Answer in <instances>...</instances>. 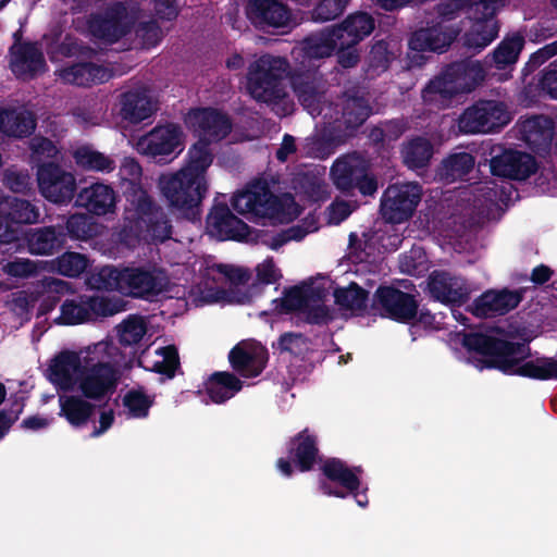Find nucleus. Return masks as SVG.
Returning a JSON list of instances; mask_svg holds the SVG:
<instances>
[{
	"label": "nucleus",
	"mask_w": 557,
	"mask_h": 557,
	"mask_svg": "<svg viewBox=\"0 0 557 557\" xmlns=\"http://www.w3.org/2000/svg\"><path fill=\"white\" fill-rule=\"evenodd\" d=\"M319 67H297L289 72L290 65L285 58L262 54L249 64L247 89L259 102L277 103L286 96L284 81L289 74L290 86L300 104L311 115L319 114L326 83Z\"/></svg>",
	"instance_id": "1"
},
{
	"label": "nucleus",
	"mask_w": 557,
	"mask_h": 557,
	"mask_svg": "<svg viewBox=\"0 0 557 557\" xmlns=\"http://www.w3.org/2000/svg\"><path fill=\"white\" fill-rule=\"evenodd\" d=\"M462 346L485 357L479 360L480 369H495L506 375H518L536 381L557 380V359L531 357L528 342H511L481 332L462 334Z\"/></svg>",
	"instance_id": "2"
},
{
	"label": "nucleus",
	"mask_w": 557,
	"mask_h": 557,
	"mask_svg": "<svg viewBox=\"0 0 557 557\" xmlns=\"http://www.w3.org/2000/svg\"><path fill=\"white\" fill-rule=\"evenodd\" d=\"M112 349L114 347L111 344L100 342L94 346L92 350H88V356L85 357L76 377L77 388L84 398L107 404L115 393L120 370L109 359Z\"/></svg>",
	"instance_id": "3"
},
{
	"label": "nucleus",
	"mask_w": 557,
	"mask_h": 557,
	"mask_svg": "<svg viewBox=\"0 0 557 557\" xmlns=\"http://www.w3.org/2000/svg\"><path fill=\"white\" fill-rule=\"evenodd\" d=\"M125 208V227L139 240L162 244L172 237L173 225L166 210L148 191L132 196Z\"/></svg>",
	"instance_id": "4"
},
{
	"label": "nucleus",
	"mask_w": 557,
	"mask_h": 557,
	"mask_svg": "<svg viewBox=\"0 0 557 557\" xmlns=\"http://www.w3.org/2000/svg\"><path fill=\"white\" fill-rule=\"evenodd\" d=\"M483 78L484 71L479 62H453L426 84L422 99L425 103L447 106L456 96L474 90Z\"/></svg>",
	"instance_id": "5"
},
{
	"label": "nucleus",
	"mask_w": 557,
	"mask_h": 557,
	"mask_svg": "<svg viewBox=\"0 0 557 557\" xmlns=\"http://www.w3.org/2000/svg\"><path fill=\"white\" fill-rule=\"evenodd\" d=\"M158 188L173 212L191 222L200 220L201 203L208 194L209 184L201 183L178 170L161 174L158 178Z\"/></svg>",
	"instance_id": "6"
},
{
	"label": "nucleus",
	"mask_w": 557,
	"mask_h": 557,
	"mask_svg": "<svg viewBox=\"0 0 557 557\" xmlns=\"http://www.w3.org/2000/svg\"><path fill=\"white\" fill-rule=\"evenodd\" d=\"M330 175L336 189L345 196H355L358 191L363 197H372L379 188L371 160L358 151L337 158L331 166Z\"/></svg>",
	"instance_id": "7"
},
{
	"label": "nucleus",
	"mask_w": 557,
	"mask_h": 557,
	"mask_svg": "<svg viewBox=\"0 0 557 557\" xmlns=\"http://www.w3.org/2000/svg\"><path fill=\"white\" fill-rule=\"evenodd\" d=\"M511 120L507 106L498 100L480 99L466 108L458 119L463 134L494 133Z\"/></svg>",
	"instance_id": "8"
},
{
	"label": "nucleus",
	"mask_w": 557,
	"mask_h": 557,
	"mask_svg": "<svg viewBox=\"0 0 557 557\" xmlns=\"http://www.w3.org/2000/svg\"><path fill=\"white\" fill-rule=\"evenodd\" d=\"M124 309L122 299L103 296L79 295L61 305V314L55 320L61 325H76L99 317H112Z\"/></svg>",
	"instance_id": "9"
},
{
	"label": "nucleus",
	"mask_w": 557,
	"mask_h": 557,
	"mask_svg": "<svg viewBox=\"0 0 557 557\" xmlns=\"http://www.w3.org/2000/svg\"><path fill=\"white\" fill-rule=\"evenodd\" d=\"M504 7V0H473L469 8L473 25L465 35L467 48L481 51L498 36L499 22L496 15Z\"/></svg>",
	"instance_id": "10"
},
{
	"label": "nucleus",
	"mask_w": 557,
	"mask_h": 557,
	"mask_svg": "<svg viewBox=\"0 0 557 557\" xmlns=\"http://www.w3.org/2000/svg\"><path fill=\"white\" fill-rule=\"evenodd\" d=\"M322 478L319 480V491L326 496L346 498L361 487L360 473L362 468L349 467L336 457L326 458L320 467Z\"/></svg>",
	"instance_id": "11"
},
{
	"label": "nucleus",
	"mask_w": 557,
	"mask_h": 557,
	"mask_svg": "<svg viewBox=\"0 0 557 557\" xmlns=\"http://www.w3.org/2000/svg\"><path fill=\"white\" fill-rule=\"evenodd\" d=\"M183 137L184 134L178 124L158 125L139 139L138 149L156 163L168 164L183 151Z\"/></svg>",
	"instance_id": "12"
},
{
	"label": "nucleus",
	"mask_w": 557,
	"mask_h": 557,
	"mask_svg": "<svg viewBox=\"0 0 557 557\" xmlns=\"http://www.w3.org/2000/svg\"><path fill=\"white\" fill-rule=\"evenodd\" d=\"M37 183L40 194L48 201L57 205L70 203L77 190L74 174L53 161L38 165Z\"/></svg>",
	"instance_id": "13"
},
{
	"label": "nucleus",
	"mask_w": 557,
	"mask_h": 557,
	"mask_svg": "<svg viewBox=\"0 0 557 557\" xmlns=\"http://www.w3.org/2000/svg\"><path fill=\"white\" fill-rule=\"evenodd\" d=\"M371 308L382 318L409 324L418 315L419 302L412 294L394 286H379L373 295Z\"/></svg>",
	"instance_id": "14"
},
{
	"label": "nucleus",
	"mask_w": 557,
	"mask_h": 557,
	"mask_svg": "<svg viewBox=\"0 0 557 557\" xmlns=\"http://www.w3.org/2000/svg\"><path fill=\"white\" fill-rule=\"evenodd\" d=\"M419 184L389 185L383 193L380 205L382 218L393 224L407 221L421 200Z\"/></svg>",
	"instance_id": "15"
},
{
	"label": "nucleus",
	"mask_w": 557,
	"mask_h": 557,
	"mask_svg": "<svg viewBox=\"0 0 557 557\" xmlns=\"http://www.w3.org/2000/svg\"><path fill=\"white\" fill-rule=\"evenodd\" d=\"M287 458H278L276 461L277 470L286 478L294 474V467L300 472L313 470L318 460H321L318 445V437L311 433L308 428L293 436L287 445Z\"/></svg>",
	"instance_id": "16"
},
{
	"label": "nucleus",
	"mask_w": 557,
	"mask_h": 557,
	"mask_svg": "<svg viewBox=\"0 0 557 557\" xmlns=\"http://www.w3.org/2000/svg\"><path fill=\"white\" fill-rule=\"evenodd\" d=\"M231 203L237 213L257 218H274L283 209L280 198L272 193L265 182H257L249 188L236 193Z\"/></svg>",
	"instance_id": "17"
},
{
	"label": "nucleus",
	"mask_w": 557,
	"mask_h": 557,
	"mask_svg": "<svg viewBox=\"0 0 557 557\" xmlns=\"http://www.w3.org/2000/svg\"><path fill=\"white\" fill-rule=\"evenodd\" d=\"M123 277V293L139 299L160 295L169 283L165 272L151 265L125 267Z\"/></svg>",
	"instance_id": "18"
},
{
	"label": "nucleus",
	"mask_w": 557,
	"mask_h": 557,
	"mask_svg": "<svg viewBox=\"0 0 557 557\" xmlns=\"http://www.w3.org/2000/svg\"><path fill=\"white\" fill-rule=\"evenodd\" d=\"M126 17L127 10L124 3L115 2L103 12L90 13L86 26L92 37L114 44L129 33V26L125 23Z\"/></svg>",
	"instance_id": "19"
},
{
	"label": "nucleus",
	"mask_w": 557,
	"mask_h": 557,
	"mask_svg": "<svg viewBox=\"0 0 557 557\" xmlns=\"http://www.w3.org/2000/svg\"><path fill=\"white\" fill-rule=\"evenodd\" d=\"M9 69L12 74L23 82H29L47 71V62L38 41H27L25 45L10 46Z\"/></svg>",
	"instance_id": "20"
},
{
	"label": "nucleus",
	"mask_w": 557,
	"mask_h": 557,
	"mask_svg": "<svg viewBox=\"0 0 557 557\" xmlns=\"http://www.w3.org/2000/svg\"><path fill=\"white\" fill-rule=\"evenodd\" d=\"M430 296L447 306L460 307L470 299L471 290L467 281L446 271H433L428 278Z\"/></svg>",
	"instance_id": "21"
},
{
	"label": "nucleus",
	"mask_w": 557,
	"mask_h": 557,
	"mask_svg": "<svg viewBox=\"0 0 557 557\" xmlns=\"http://www.w3.org/2000/svg\"><path fill=\"white\" fill-rule=\"evenodd\" d=\"M525 292V287L515 290L508 288L486 290L474 299L470 306V312L478 318L504 315L521 304Z\"/></svg>",
	"instance_id": "22"
},
{
	"label": "nucleus",
	"mask_w": 557,
	"mask_h": 557,
	"mask_svg": "<svg viewBox=\"0 0 557 557\" xmlns=\"http://www.w3.org/2000/svg\"><path fill=\"white\" fill-rule=\"evenodd\" d=\"M491 173L494 176L510 180H527L537 170L536 159L528 153L518 150H503L492 157L490 161Z\"/></svg>",
	"instance_id": "23"
},
{
	"label": "nucleus",
	"mask_w": 557,
	"mask_h": 557,
	"mask_svg": "<svg viewBox=\"0 0 557 557\" xmlns=\"http://www.w3.org/2000/svg\"><path fill=\"white\" fill-rule=\"evenodd\" d=\"M460 28L441 21L432 22L426 27L412 33L409 39V48L413 51H431L442 53L455 41Z\"/></svg>",
	"instance_id": "24"
},
{
	"label": "nucleus",
	"mask_w": 557,
	"mask_h": 557,
	"mask_svg": "<svg viewBox=\"0 0 557 557\" xmlns=\"http://www.w3.org/2000/svg\"><path fill=\"white\" fill-rule=\"evenodd\" d=\"M207 228L209 233L220 240L245 239L249 233V226L237 218L225 202H215L208 216Z\"/></svg>",
	"instance_id": "25"
},
{
	"label": "nucleus",
	"mask_w": 557,
	"mask_h": 557,
	"mask_svg": "<svg viewBox=\"0 0 557 557\" xmlns=\"http://www.w3.org/2000/svg\"><path fill=\"white\" fill-rule=\"evenodd\" d=\"M75 205L96 216L115 213L117 194L113 187L102 182H96L78 190Z\"/></svg>",
	"instance_id": "26"
},
{
	"label": "nucleus",
	"mask_w": 557,
	"mask_h": 557,
	"mask_svg": "<svg viewBox=\"0 0 557 557\" xmlns=\"http://www.w3.org/2000/svg\"><path fill=\"white\" fill-rule=\"evenodd\" d=\"M371 114L369 99L360 88L351 87L343 92L341 117L336 121L344 126L346 135H354Z\"/></svg>",
	"instance_id": "27"
},
{
	"label": "nucleus",
	"mask_w": 557,
	"mask_h": 557,
	"mask_svg": "<svg viewBox=\"0 0 557 557\" xmlns=\"http://www.w3.org/2000/svg\"><path fill=\"white\" fill-rule=\"evenodd\" d=\"M246 11L251 22L261 27H283L290 20L289 9L278 0H249Z\"/></svg>",
	"instance_id": "28"
},
{
	"label": "nucleus",
	"mask_w": 557,
	"mask_h": 557,
	"mask_svg": "<svg viewBox=\"0 0 557 557\" xmlns=\"http://www.w3.org/2000/svg\"><path fill=\"white\" fill-rule=\"evenodd\" d=\"M60 78L78 87H90L110 81L113 73L104 65L94 62H76L60 70Z\"/></svg>",
	"instance_id": "29"
},
{
	"label": "nucleus",
	"mask_w": 557,
	"mask_h": 557,
	"mask_svg": "<svg viewBox=\"0 0 557 557\" xmlns=\"http://www.w3.org/2000/svg\"><path fill=\"white\" fill-rule=\"evenodd\" d=\"M62 226H40L25 233V242L32 255L48 256L58 252L65 242Z\"/></svg>",
	"instance_id": "30"
},
{
	"label": "nucleus",
	"mask_w": 557,
	"mask_h": 557,
	"mask_svg": "<svg viewBox=\"0 0 557 557\" xmlns=\"http://www.w3.org/2000/svg\"><path fill=\"white\" fill-rule=\"evenodd\" d=\"M332 27L338 40L360 44L375 29V20L368 12L357 11L348 14L342 23Z\"/></svg>",
	"instance_id": "31"
},
{
	"label": "nucleus",
	"mask_w": 557,
	"mask_h": 557,
	"mask_svg": "<svg viewBox=\"0 0 557 557\" xmlns=\"http://www.w3.org/2000/svg\"><path fill=\"white\" fill-rule=\"evenodd\" d=\"M83 364L84 361L78 352L62 350L50 361L49 380L62 388H69L73 384V375L78 376Z\"/></svg>",
	"instance_id": "32"
},
{
	"label": "nucleus",
	"mask_w": 557,
	"mask_h": 557,
	"mask_svg": "<svg viewBox=\"0 0 557 557\" xmlns=\"http://www.w3.org/2000/svg\"><path fill=\"white\" fill-rule=\"evenodd\" d=\"M120 114L133 124L149 119L153 112L151 98L145 89H131L120 96Z\"/></svg>",
	"instance_id": "33"
},
{
	"label": "nucleus",
	"mask_w": 557,
	"mask_h": 557,
	"mask_svg": "<svg viewBox=\"0 0 557 557\" xmlns=\"http://www.w3.org/2000/svg\"><path fill=\"white\" fill-rule=\"evenodd\" d=\"M333 27L311 34L302 41L304 61L308 62V66L317 65L314 62L331 57L337 47V38Z\"/></svg>",
	"instance_id": "34"
},
{
	"label": "nucleus",
	"mask_w": 557,
	"mask_h": 557,
	"mask_svg": "<svg viewBox=\"0 0 557 557\" xmlns=\"http://www.w3.org/2000/svg\"><path fill=\"white\" fill-rule=\"evenodd\" d=\"M213 153L210 148V140L199 138L190 146L186 157L185 165L180 170L185 174L195 177L201 183L208 184L207 172L213 162Z\"/></svg>",
	"instance_id": "35"
},
{
	"label": "nucleus",
	"mask_w": 557,
	"mask_h": 557,
	"mask_svg": "<svg viewBox=\"0 0 557 557\" xmlns=\"http://www.w3.org/2000/svg\"><path fill=\"white\" fill-rule=\"evenodd\" d=\"M37 125L32 111L4 109L0 111V132L10 137L25 138L30 136Z\"/></svg>",
	"instance_id": "36"
},
{
	"label": "nucleus",
	"mask_w": 557,
	"mask_h": 557,
	"mask_svg": "<svg viewBox=\"0 0 557 557\" xmlns=\"http://www.w3.org/2000/svg\"><path fill=\"white\" fill-rule=\"evenodd\" d=\"M196 119L202 137L212 141L225 138L232 131V121L227 114L214 108L200 109Z\"/></svg>",
	"instance_id": "37"
},
{
	"label": "nucleus",
	"mask_w": 557,
	"mask_h": 557,
	"mask_svg": "<svg viewBox=\"0 0 557 557\" xmlns=\"http://www.w3.org/2000/svg\"><path fill=\"white\" fill-rule=\"evenodd\" d=\"M243 388V382L232 372H213L205 382L209 398L215 404H223Z\"/></svg>",
	"instance_id": "38"
},
{
	"label": "nucleus",
	"mask_w": 557,
	"mask_h": 557,
	"mask_svg": "<svg viewBox=\"0 0 557 557\" xmlns=\"http://www.w3.org/2000/svg\"><path fill=\"white\" fill-rule=\"evenodd\" d=\"M60 416L74 428L85 426L96 410V405L82 395L60 396Z\"/></svg>",
	"instance_id": "39"
},
{
	"label": "nucleus",
	"mask_w": 557,
	"mask_h": 557,
	"mask_svg": "<svg viewBox=\"0 0 557 557\" xmlns=\"http://www.w3.org/2000/svg\"><path fill=\"white\" fill-rule=\"evenodd\" d=\"M522 129L525 143L536 151L550 147L554 136V123L550 117L532 116L523 123Z\"/></svg>",
	"instance_id": "40"
},
{
	"label": "nucleus",
	"mask_w": 557,
	"mask_h": 557,
	"mask_svg": "<svg viewBox=\"0 0 557 557\" xmlns=\"http://www.w3.org/2000/svg\"><path fill=\"white\" fill-rule=\"evenodd\" d=\"M228 361L235 372L244 377H256L265 368L267 357L245 349L242 343L235 345L230 354Z\"/></svg>",
	"instance_id": "41"
},
{
	"label": "nucleus",
	"mask_w": 557,
	"mask_h": 557,
	"mask_svg": "<svg viewBox=\"0 0 557 557\" xmlns=\"http://www.w3.org/2000/svg\"><path fill=\"white\" fill-rule=\"evenodd\" d=\"M1 213L14 226L21 224H33L39 220L40 213L36 205L26 199L7 197L1 202Z\"/></svg>",
	"instance_id": "42"
},
{
	"label": "nucleus",
	"mask_w": 557,
	"mask_h": 557,
	"mask_svg": "<svg viewBox=\"0 0 557 557\" xmlns=\"http://www.w3.org/2000/svg\"><path fill=\"white\" fill-rule=\"evenodd\" d=\"M525 40L520 33L506 36L491 54V65L497 70H507L515 65L524 48Z\"/></svg>",
	"instance_id": "43"
},
{
	"label": "nucleus",
	"mask_w": 557,
	"mask_h": 557,
	"mask_svg": "<svg viewBox=\"0 0 557 557\" xmlns=\"http://www.w3.org/2000/svg\"><path fill=\"white\" fill-rule=\"evenodd\" d=\"M335 304L356 315H362L368 307L369 292L355 282L334 290Z\"/></svg>",
	"instance_id": "44"
},
{
	"label": "nucleus",
	"mask_w": 557,
	"mask_h": 557,
	"mask_svg": "<svg viewBox=\"0 0 557 557\" xmlns=\"http://www.w3.org/2000/svg\"><path fill=\"white\" fill-rule=\"evenodd\" d=\"M433 152V145L428 138L413 137L403 148L404 163L410 170L423 169L430 163Z\"/></svg>",
	"instance_id": "45"
},
{
	"label": "nucleus",
	"mask_w": 557,
	"mask_h": 557,
	"mask_svg": "<svg viewBox=\"0 0 557 557\" xmlns=\"http://www.w3.org/2000/svg\"><path fill=\"white\" fill-rule=\"evenodd\" d=\"M75 163L85 171L111 173L115 170V161L89 146H81L73 152Z\"/></svg>",
	"instance_id": "46"
},
{
	"label": "nucleus",
	"mask_w": 557,
	"mask_h": 557,
	"mask_svg": "<svg viewBox=\"0 0 557 557\" xmlns=\"http://www.w3.org/2000/svg\"><path fill=\"white\" fill-rule=\"evenodd\" d=\"M475 159L469 152H457L448 156L442 161L440 175L447 182L462 180L474 168Z\"/></svg>",
	"instance_id": "47"
},
{
	"label": "nucleus",
	"mask_w": 557,
	"mask_h": 557,
	"mask_svg": "<svg viewBox=\"0 0 557 557\" xmlns=\"http://www.w3.org/2000/svg\"><path fill=\"white\" fill-rule=\"evenodd\" d=\"M41 286L42 294L37 310L39 317L50 313L70 289L67 282L55 277H44Z\"/></svg>",
	"instance_id": "48"
},
{
	"label": "nucleus",
	"mask_w": 557,
	"mask_h": 557,
	"mask_svg": "<svg viewBox=\"0 0 557 557\" xmlns=\"http://www.w3.org/2000/svg\"><path fill=\"white\" fill-rule=\"evenodd\" d=\"M123 194L127 203L132 202V196L140 191H147L141 183L143 169L136 159L126 157L120 166Z\"/></svg>",
	"instance_id": "49"
},
{
	"label": "nucleus",
	"mask_w": 557,
	"mask_h": 557,
	"mask_svg": "<svg viewBox=\"0 0 557 557\" xmlns=\"http://www.w3.org/2000/svg\"><path fill=\"white\" fill-rule=\"evenodd\" d=\"M119 343L124 346L137 345L147 332L144 317L131 314L116 326Z\"/></svg>",
	"instance_id": "50"
},
{
	"label": "nucleus",
	"mask_w": 557,
	"mask_h": 557,
	"mask_svg": "<svg viewBox=\"0 0 557 557\" xmlns=\"http://www.w3.org/2000/svg\"><path fill=\"white\" fill-rule=\"evenodd\" d=\"M395 59L394 52L389 49L388 41L381 39L376 40L370 49L368 57V72L371 76H377L391 66Z\"/></svg>",
	"instance_id": "51"
},
{
	"label": "nucleus",
	"mask_w": 557,
	"mask_h": 557,
	"mask_svg": "<svg viewBox=\"0 0 557 557\" xmlns=\"http://www.w3.org/2000/svg\"><path fill=\"white\" fill-rule=\"evenodd\" d=\"M124 268L116 269L112 265H106L99 269L90 277V285L99 290H120L123 293Z\"/></svg>",
	"instance_id": "52"
},
{
	"label": "nucleus",
	"mask_w": 557,
	"mask_h": 557,
	"mask_svg": "<svg viewBox=\"0 0 557 557\" xmlns=\"http://www.w3.org/2000/svg\"><path fill=\"white\" fill-rule=\"evenodd\" d=\"M88 262L85 255L67 251L53 261V269L63 276L77 277L87 269Z\"/></svg>",
	"instance_id": "53"
},
{
	"label": "nucleus",
	"mask_w": 557,
	"mask_h": 557,
	"mask_svg": "<svg viewBox=\"0 0 557 557\" xmlns=\"http://www.w3.org/2000/svg\"><path fill=\"white\" fill-rule=\"evenodd\" d=\"M66 233L73 239L87 240L97 235V225L87 214H72L65 225Z\"/></svg>",
	"instance_id": "54"
},
{
	"label": "nucleus",
	"mask_w": 557,
	"mask_h": 557,
	"mask_svg": "<svg viewBox=\"0 0 557 557\" xmlns=\"http://www.w3.org/2000/svg\"><path fill=\"white\" fill-rule=\"evenodd\" d=\"M157 352L162 356V360L153 363L152 371L172 380L181 367L177 348L174 345H168L159 348Z\"/></svg>",
	"instance_id": "55"
},
{
	"label": "nucleus",
	"mask_w": 557,
	"mask_h": 557,
	"mask_svg": "<svg viewBox=\"0 0 557 557\" xmlns=\"http://www.w3.org/2000/svg\"><path fill=\"white\" fill-rule=\"evenodd\" d=\"M153 401L140 389H129L123 397V406L134 418H146Z\"/></svg>",
	"instance_id": "56"
},
{
	"label": "nucleus",
	"mask_w": 557,
	"mask_h": 557,
	"mask_svg": "<svg viewBox=\"0 0 557 557\" xmlns=\"http://www.w3.org/2000/svg\"><path fill=\"white\" fill-rule=\"evenodd\" d=\"M473 4V0H442L435 5L437 18L447 24L456 20L465 11Z\"/></svg>",
	"instance_id": "57"
},
{
	"label": "nucleus",
	"mask_w": 557,
	"mask_h": 557,
	"mask_svg": "<svg viewBox=\"0 0 557 557\" xmlns=\"http://www.w3.org/2000/svg\"><path fill=\"white\" fill-rule=\"evenodd\" d=\"M350 0H320L312 12V17L317 22L332 21L338 17Z\"/></svg>",
	"instance_id": "58"
},
{
	"label": "nucleus",
	"mask_w": 557,
	"mask_h": 557,
	"mask_svg": "<svg viewBox=\"0 0 557 557\" xmlns=\"http://www.w3.org/2000/svg\"><path fill=\"white\" fill-rule=\"evenodd\" d=\"M336 59L343 69H352L360 62L359 44H350L348 40H337Z\"/></svg>",
	"instance_id": "59"
},
{
	"label": "nucleus",
	"mask_w": 557,
	"mask_h": 557,
	"mask_svg": "<svg viewBox=\"0 0 557 557\" xmlns=\"http://www.w3.org/2000/svg\"><path fill=\"white\" fill-rule=\"evenodd\" d=\"M309 297L305 289L299 286H292L284 290V297L281 299V308L285 312H294L307 307Z\"/></svg>",
	"instance_id": "60"
},
{
	"label": "nucleus",
	"mask_w": 557,
	"mask_h": 557,
	"mask_svg": "<svg viewBox=\"0 0 557 557\" xmlns=\"http://www.w3.org/2000/svg\"><path fill=\"white\" fill-rule=\"evenodd\" d=\"M308 339L304 334L286 332L278 337L277 348L281 351L300 356L305 351Z\"/></svg>",
	"instance_id": "61"
},
{
	"label": "nucleus",
	"mask_w": 557,
	"mask_h": 557,
	"mask_svg": "<svg viewBox=\"0 0 557 557\" xmlns=\"http://www.w3.org/2000/svg\"><path fill=\"white\" fill-rule=\"evenodd\" d=\"M557 54V40L545 45L540 48L537 51L532 53L523 67V74L529 75L537 70L542 64H544L552 57Z\"/></svg>",
	"instance_id": "62"
},
{
	"label": "nucleus",
	"mask_w": 557,
	"mask_h": 557,
	"mask_svg": "<svg viewBox=\"0 0 557 557\" xmlns=\"http://www.w3.org/2000/svg\"><path fill=\"white\" fill-rule=\"evenodd\" d=\"M4 272L13 277L27 278L36 274V264L28 259L16 258L3 267Z\"/></svg>",
	"instance_id": "63"
},
{
	"label": "nucleus",
	"mask_w": 557,
	"mask_h": 557,
	"mask_svg": "<svg viewBox=\"0 0 557 557\" xmlns=\"http://www.w3.org/2000/svg\"><path fill=\"white\" fill-rule=\"evenodd\" d=\"M137 35L148 46H157L161 40V28L157 21L141 22L137 28Z\"/></svg>",
	"instance_id": "64"
}]
</instances>
